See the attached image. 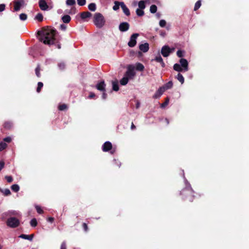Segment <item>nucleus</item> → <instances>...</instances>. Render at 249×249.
<instances>
[{
  "label": "nucleus",
  "instance_id": "21",
  "mask_svg": "<svg viewBox=\"0 0 249 249\" xmlns=\"http://www.w3.org/2000/svg\"><path fill=\"white\" fill-rule=\"evenodd\" d=\"M173 69L175 71H178V72H182V71H184V70L181 67V66L178 63H176L174 65Z\"/></svg>",
  "mask_w": 249,
  "mask_h": 249
},
{
  "label": "nucleus",
  "instance_id": "41",
  "mask_svg": "<svg viewBox=\"0 0 249 249\" xmlns=\"http://www.w3.org/2000/svg\"><path fill=\"white\" fill-rule=\"evenodd\" d=\"M67 106L66 104H63L59 106L58 109L59 110L62 111L67 109Z\"/></svg>",
  "mask_w": 249,
  "mask_h": 249
},
{
  "label": "nucleus",
  "instance_id": "27",
  "mask_svg": "<svg viewBox=\"0 0 249 249\" xmlns=\"http://www.w3.org/2000/svg\"><path fill=\"white\" fill-rule=\"evenodd\" d=\"M122 2H119L118 1H115L114 2L115 5L113 6V9L114 11H117L119 9L120 6L121 7Z\"/></svg>",
  "mask_w": 249,
  "mask_h": 249
},
{
  "label": "nucleus",
  "instance_id": "20",
  "mask_svg": "<svg viewBox=\"0 0 249 249\" xmlns=\"http://www.w3.org/2000/svg\"><path fill=\"white\" fill-rule=\"evenodd\" d=\"M13 126V123L10 121L5 122L3 124L4 127L8 130H10L12 128Z\"/></svg>",
  "mask_w": 249,
  "mask_h": 249
},
{
  "label": "nucleus",
  "instance_id": "8",
  "mask_svg": "<svg viewBox=\"0 0 249 249\" xmlns=\"http://www.w3.org/2000/svg\"><path fill=\"white\" fill-rule=\"evenodd\" d=\"M171 49L168 46H164L161 50V53L164 57H167L171 53Z\"/></svg>",
  "mask_w": 249,
  "mask_h": 249
},
{
  "label": "nucleus",
  "instance_id": "62",
  "mask_svg": "<svg viewBox=\"0 0 249 249\" xmlns=\"http://www.w3.org/2000/svg\"><path fill=\"white\" fill-rule=\"evenodd\" d=\"M2 249V247L0 245V249Z\"/></svg>",
  "mask_w": 249,
  "mask_h": 249
},
{
  "label": "nucleus",
  "instance_id": "1",
  "mask_svg": "<svg viewBox=\"0 0 249 249\" xmlns=\"http://www.w3.org/2000/svg\"><path fill=\"white\" fill-rule=\"evenodd\" d=\"M39 40L44 44L51 45H55L58 49L61 48L59 39L57 37V31L53 27L47 26L43 27L37 32Z\"/></svg>",
  "mask_w": 249,
  "mask_h": 249
},
{
  "label": "nucleus",
  "instance_id": "6",
  "mask_svg": "<svg viewBox=\"0 0 249 249\" xmlns=\"http://www.w3.org/2000/svg\"><path fill=\"white\" fill-rule=\"evenodd\" d=\"M112 144L109 141H107V142H105L102 145V150L104 152H108L109 150H111L110 153L111 154H113L115 151V150H112Z\"/></svg>",
  "mask_w": 249,
  "mask_h": 249
},
{
  "label": "nucleus",
  "instance_id": "3",
  "mask_svg": "<svg viewBox=\"0 0 249 249\" xmlns=\"http://www.w3.org/2000/svg\"><path fill=\"white\" fill-rule=\"evenodd\" d=\"M105 19L103 15L100 13H96L93 17V22L95 26L99 28L103 27L105 23Z\"/></svg>",
  "mask_w": 249,
  "mask_h": 249
},
{
  "label": "nucleus",
  "instance_id": "35",
  "mask_svg": "<svg viewBox=\"0 0 249 249\" xmlns=\"http://www.w3.org/2000/svg\"><path fill=\"white\" fill-rule=\"evenodd\" d=\"M157 11V7L156 5L153 4L150 7V11L151 13L154 14Z\"/></svg>",
  "mask_w": 249,
  "mask_h": 249
},
{
  "label": "nucleus",
  "instance_id": "59",
  "mask_svg": "<svg viewBox=\"0 0 249 249\" xmlns=\"http://www.w3.org/2000/svg\"><path fill=\"white\" fill-rule=\"evenodd\" d=\"M66 26L64 24H61L60 25V28L62 30H65L66 29Z\"/></svg>",
  "mask_w": 249,
  "mask_h": 249
},
{
  "label": "nucleus",
  "instance_id": "45",
  "mask_svg": "<svg viewBox=\"0 0 249 249\" xmlns=\"http://www.w3.org/2000/svg\"><path fill=\"white\" fill-rule=\"evenodd\" d=\"M169 99L168 97H167L165 99V102L161 104L160 105L161 107H165L169 103Z\"/></svg>",
  "mask_w": 249,
  "mask_h": 249
},
{
  "label": "nucleus",
  "instance_id": "36",
  "mask_svg": "<svg viewBox=\"0 0 249 249\" xmlns=\"http://www.w3.org/2000/svg\"><path fill=\"white\" fill-rule=\"evenodd\" d=\"M11 189L15 192H18L19 190V187L17 184H14L11 186Z\"/></svg>",
  "mask_w": 249,
  "mask_h": 249
},
{
  "label": "nucleus",
  "instance_id": "40",
  "mask_svg": "<svg viewBox=\"0 0 249 249\" xmlns=\"http://www.w3.org/2000/svg\"><path fill=\"white\" fill-rule=\"evenodd\" d=\"M0 191L2 192L3 193V194L6 196L11 195V192L10 190L8 189H5L4 190H2L0 189Z\"/></svg>",
  "mask_w": 249,
  "mask_h": 249
},
{
  "label": "nucleus",
  "instance_id": "31",
  "mask_svg": "<svg viewBox=\"0 0 249 249\" xmlns=\"http://www.w3.org/2000/svg\"><path fill=\"white\" fill-rule=\"evenodd\" d=\"M136 12V14L137 15V16H139V17H142V16H143L144 14V12L143 9H139V8L137 9Z\"/></svg>",
  "mask_w": 249,
  "mask_h": 249
},
{
  "label": "nucleus",
  "instance_id": "5",
  "mask_svg": "<svg viewBox=\"0 0 249 249\" xmlns=\"http://www.w3.org/2000/svg\"><path fill=\"white\" fill-rule=\"evenodd\" d=\"M135 68L132 65H129L127 67V70L125 72L124 75L127 76L128 78H132L136 74L135 72Z\"/></svg>",
  "mask_w": 249,
  "mask_h": 249
},
{
  "label": "nucleus",
  "instance_id": "22",
  "mask_svg": "<svg viewBox=\"0 0 249 249\" xmlns=\"http://www.w3.org/2000/svg\"><path fill=\"white\" fill-rule=\"evenodd\" d=\"M129 79V78H128L127 76L124 75V77L120 80V84L123 86L126 85L128 82Z\"/></svg>",
  "mask_w": 249,
  "mask_h": 249
},
{
  "label": "nucleus",
  "instance_id": "50",
  "mask_svg": "<svg viewBox=\"0 0 249 249\" xmlns=\"http://www.w3.org/2000/svg\"><path fill=\"white\" fill-rule=\"evenodd\" d=\"M60 249H67V245L65 241H63L60 246Z\"/></svg>",
  "mask_w": 249,
  "mask_h": 249
},
{
  "label": "nucleus",
  "instance_id": "17",
  "mask_svg": "<svg viewBox=\"0 0 249 249\" xmlns=\"http://www.w3.org/2000/svg\"><path fill=\"white\" fill-rule=\"evenodd\" d=\"M34 236V234H32L30 235H27L24 234H21L19 236V238L24 239H27L29 241H32L33 237Z\"/></svg>",
  "mask_w": 249,
  "mask_h": 249
},
{
  "label": "nucleus",
  "instance_id": "29",
  "mask_svg": "<svg viewBox=\"0 0 249 249\" xmlns=\"http://www.w3.org/2000/svg\"><path fill=\"white\" fill-rule=\"evenodd\" d=\"M88 8L91 11H95L96 9V6L95 3H91L88 5Z\"/></svg>",
  "mask_w": 249,
  "mask_h": 249
},
{
  "label": "nucleus",
  "instance_id": "52",
  "mask_svg": "<svg viewBox=\"0 0 249 249\" xmlns=\"http://www.w3.org/2000/svg\"><path fill=\"white\" fill-rule=\"evenodd\" d=\"M82 227L85 231H88V227L87 224L86 223H83L82 224Z\"/></svg>",
  "mask_w": 249,
  "mask_h": 249
},
{
  "label": "nucleus",
  "instance_id": "32",
  "mask_svg": "<svg viewBox=\"0 0 249 249\" xmlns=\"http://www.w3.org/2000/svg\"><path fill=\"white\" fill-rule=\"evenodd\" d=\"M35 19L37 20L39 22L43 21V17L41 13H38L35 17Z\"/></svg>",
  "mask_w": 249,
  "mask_h": 249
},
{
  "label": "nucleus",
  "instance_id": "9",
  "mask_svg": "<svg viewBox=\"0 0 249 249\" xmlns=\"http://www.w3.org/2000/svg\"><path fill=\"white\" fill-rule=\"evenodd\" d=\"M179 63L180 64V65L183 69L184 71H188V62L186 59L181 58L179 60Z\"/></svg>",
  "mask_w": 249,
  "mask_h": 249
},
{
  "label": "nucleus",
  "instance_id": "37",
  "mask_svg": "<svg viewBox=\"0 0 249 249\" xmlns=\"http://www.w3.org/2000/svg\"><path fill=\"white\" fill-rule=\"evenodd\" d=\"M43 86V84L41 82H39L37 83V87L36 89V91L39 93L40 92Z\"/></svg>",
  "mask_w": 249,
  "mask_h": 249
},
{
  "label": "nucleus",
  "instance_id": "18",
  "mask_svg": "<svg viewBox=\"0 0 249 249\" xmlns=\"http://www.w3.org/2000/svg\"><path fill=\"white\" fill-rule=\"evenodd\" d=\"M91 13L89 11L83 12L80 14V17L82 19H85L88 18H90L91 17Z\"/></svg>",
  "mask_w": 249,
  "mask_h": 249
},
{
  "label": "nucleus",
  "instance_id": "48",
  "mask_svg": "<svg viewBox=\"0 0 249 249\" xmlns=\"http://www.w3.org/2000/svg\"><path fill=\"white\" fill-rule=\"evenodd\" d=\"M166 24V21L163 19H161L160 21L159 24L161 27H164L165 26Z\"/></svg>",
  "mask_w": 249,
  "mask_h": 249
},
{
  "label": "nucleus",
  "instance_id": "7",
  "mask_svg": "<svg viewBox=\"0 0 249 249\" xmlns=\"http://www.w3.org/2000/svg\"><path fill=\"white\" fill-rule=\"evenodd\" d=\"M139 36V34L137 33H135L131 35L130 40L128 43V45L130 47H133L136 45L137 43L136 38Z\"/></svg>",
  "mask_w": 249,
  "mask_h": 249
},
{
  "label": "nucleus",
  "instance_id": "55",
  "mask_svg": "<svg viewBox=\"0 0 249 249\" xmlns=\"http://www.w3.org/2000/svg\"><path fill=\"white\" fill-rule=\"evenodd\" d=\"M5 5L4 4H0V12H2L5 10Z\"/></svg>",
  "mask_w": 249,
  "mask_h": 249
},
{
  "label": "nucleus",
  "instance_id": "54",
  "mask_svg": "<svg viewBox=\"0 0 249 249\" xmlns=\"http://www.w3.org/2000/svg\"><path fill=\"white\" fill-rule=\"evenodd\" d=\"M3 141L7 142H10L12 141V139L10 137H7L3 139Z\"/></svg>",
  "mask_w": 249,
  "mask_h": 249
},
{
  "label": "nucleus",
  "instance_id": "56",
  "mask_svg": "<svg viewBox=\"0 0 249 249\" xmlns=\"http://www.w3.org/2000/svg\"><path fill=\"white\" fill-rule=\"evenodd\" d=\"M95 96V94L94 93L90 92L89 96V98L91 99V98L94 97Z\"/></svg>",
  "mask_w": 249,
  "mask_h": 249
},
{
  "label": "nucleus",
  "instance_id": "47",
  "mask_svg": "<svg viewBox=\"0 0 249 249\" xmlns=\"http://www.w3.org/2000/svg\"><path fill=\"white\" fill-rule=\"evenodd\" d=\"M36 210L37 212L38 213L41 214V213H43V210L41 209V208L40 206H36Z\"/></svg>",
  "mask_w": 249,
  "mask_h": 249
},
{
  "label": "nucleus",
  "instance_id": "43",
  "mask_svg": "<svg viewBox=\"0 0 249 249\" xmlns=\"http://www.w3.org/2000/svg\"><path fill=\"white\" fill-rule=\"evenodd\" d=\"M65 64L63 62H60L58 64V67H59V69L61 70H63L65 68Z\"/></svg>",
  "mask_w": 249,
  "mask_h": 249
},
{
  "label": "nucleus",
  "instance_id": "60",
  "mask_svg": "<svg viewBox=\"0 0 249 249\" xmlns=\"http://www.w3.org/2000/svg\"><path fill=\"white\" fill-rule=\"evenodd\" d=\"M135 128H136V126H135V125H134V124H133V123H131V129L132 130H133V129H135Z\"/></svg>",
  "mask_w": 249,
  "mask_h": 249
},
{
  "label": "nucleus",
  "instance_id": "28",
  "mask_svg": "<svg viewBox=\"0 0 249 249\" xmlns=\"http://www.w3.org/2000/svg\"><path fill=\"white\" fill-rule=\"evenodd\" d=\"M176 78L181 83V84L184 83V78L181 73H178Z\"/></svg>",
  "mask_w": 249,
  "mask_h": 249
},
{
  "label": "nucleus",
  "instance_id": "24",
  "mask_svg": "<svg viewBox=\"0 0 249 249\" xmlns=\"http://www.w3.org/2000/svg\"><path fill=\"white\" fill-rule=\"evenodd\" d=\"M112 84L113 90L116 91H118L119 89V87L118 81H112Z\"/></svg>",
  "mask_w": 249,
  "mask_h": 249
},
{
  "label": "nucleus",
  "instance_id": "12",
  "mask_svg": "<svg viewBox=\"0 0 249 249\" xmlns=\"http://www.w3.org/2000/svg\"><path fill=\"white\" fill-rule=\"evenodd\" d=\"M39 7L43 11L47 10L49 6L45 0H39L38 2Z\"/></svg>",
  "mask_w": 249,
  "mask_h": 249
},
{
  "label": "nucleus",
  "instance_id": "19",
  "mask_svg": "<svg viewBox=\"0 0 249 249\" xmlns=\"http://www.w3.org/2000/svg\"><path fill=\"white\" fill-rule=\"evenodd\" d=\"M154 60H155L157 62L160 63L161 64V66L162 68H164L165 67V64L164 62H163L162 57H161V56L160 54H159L158 56H157L155 57Z\"/></svg>",
  "mask_w": 249,
  "mask_h": 249
},
{
  "label": "nucleus",
  "instance_id": "2",
  "mask_svg": "<svg viewBox=\"0 0 249 249\" xmlns=\"http://www.w3.org/2000/svg\"><path fill=\"white\" fill-rule=\"evenodd\" d=\"M180 195L183 200L189 202H192L195 198L194 192L190 187L183 189L180 191Z\"/></svg>",
  "mask_w": 249,
  "mask_h": 249
},
{
  "label": "nucleus",
  "instance_id": "44",
  "mask_svg": "<svg viewBox=\"0 0 249 249\" xmlns=\"http://www.w3.org/2000/svg\"><path fill=\"white\" fill-rule=\"evenodd\" d=\"M27 18V16L26 14L22 13L20 14L19 18L21 20H25Z\"/></svg>",
  "mask_w": 249,
  "mask_h": 249
},
{
  "label": "nucleus",
  "instance_id": "26",
  "mask_svg": "<svg viewBox=\"0 0 249 249\" xmlns=\"http://www.w3.org/2000/svg\"><path fill=\"white\" fill-rule=\"evenodd\" d=\"M144 66L142 63H138L136 64V69L137 71H142L144 70Z\"/></svg>",
  "mask_w": 249,
  "mask_h": 249
},
{
  "label": "nucleus",
  "instance_id": "30",
  "mask_svg": "<svg viewBox=\"0 0 249 249\" xmlns=\"http://www.w3.org/2000/svg\"><path fill=\"white\" fill-rule=\"evenodd\" d=\"M40 67L39 65H38L35 69V72H36V76L39 78L41 77V74H40Z\"/></svg>",
  "mask_w": 249,
  "mask_h": 249
},
{
  "label": "nucleus",
  "instance_id": "10",
  "mask_svg": "<svg viewBox=\"0 0 249 249\" xmlns=\"http://www.w3.org/2000/svg\"><path fill=\"white\" fill-rule=\"evenodd\" d=\"M129 28V24L126 22H123L120 24L119 29L121 32H126Z\"/></svg>",
  "mask_w": 249,
  "mask_h": 249
},
{
  "label": "nucleus",
  "instance_id": "57",
  "mask_svg": "<svg viewBox=\"0 0 249 249\" xmlns=\"http://www.w3.org/2000/svg\"><path fill=\"white\" fill-rule=\"evenodd\" d=\"M103 93L102 94V98L103 99H106L107 97V94L105 92V91H103Z\"/></svg>",
  "mask_w": 249,
  "mask_h": 249
},
{
  "label": "nucleus",
  "instance_id": "23",
  "mask_svg": "<svg viewBox=\"0 0 249 249\" xmlns=\"http://www.w3.org/2000/svg\"><path fill=\"white\" fill-rule=\"evenodd\" d=\"M71 18L69 15H66L62 17V20L65 23H68L71 21Z\"/></svg>",
  "mask_w": 249,
  "mask_h": 249
},
{
  "label": "nucleus",
  "instance_id": "49",
  "mask_svg": "<svg viewBox=\"0 0 249 249\" xmlns=\"http://www.w3.org/2000/svg\"><path fill=\"white\" fill-rule=\"evenodd\" d=\"M86 2V0H77L78 4L80 6H83L85 5Z\"/></svg>",
  "mask_w": 249,
  "mask_h": 249
},
{
  "label": "nucleus",
  "instance_id": "34",
  "mask_svg": "<svg viewBox=\"0 0 249 249\" xmlns=\"http://www.w3.org/2000/svg\"><path fill=\"white\" fill-rule=\"evenodd\" d=\"M201 5V1L200 0H199L196 1V2L195 3V7H194V11L197 10L200 7Z\"/></svg>",
  "mask_w": 249,
  "mask_h": 249
},
{
  "label": "nucleus",
  "instance_id": "39",
  "mask_svg": "<svg viewBox=\"0 0 249 249\" xmlns=\"http://www.w3.org/2000/svg\"><path fill=\"white\" fill-rule=\"evenodd\" d=\"M7 146V144L4 142H0V151H2L5 149Z\"/></svg>",
  "mask_w": 249,
  "mask_h": 249
},
{
  "label": "nucleus",
  "instance_id": "46",
  "mask_svg": "<svg viewBox=\"0 0 249 249\" xmlns=\"http://www.w3.org/2000/svg\"><path fill=\"white\" fill-rule=\"evenodd\" d=\"M184 54V51H182L181 50H178L177 52V55L178 57H182L183 56Z\"/></svg>",
  "mask_w": 249,
  "mask_h": 249
},
{
  "label": "nucleus",
  "instance_id": "61",
  "mask_svg": "<svg viewBox=\"0 0 249 249\" xmlns=\"http://www.w3.org/2000/svg\"><path fill=\"white\" fill-rule=\"evenodd\" d=\"M165 121L167 123V124H169V120L167 118L165 119Z\"/></svg>",
  "mask_w": 249,
  "mask_h": 249
},
{
  "label": "nucleus",
  "instance_id": "42",
  "mask_svg": "<svg viewBox=\"0 0 249 249\" xmlns=\"http://www.w3.org/2000/svg\"><path fill=\"white\" fill-rule=\"evenodd\" d=\"M66 4L67 5L72 6L75 4V0H67Z\"/></svg>",
  "mask_w": 249,
  "mask_h": 249
},
{
  "label": "nucleus",
  "instance_id": "53",
  "mask_svg": "<svg viewBox=\"0 0 249 249\" xmlns=\"http://www.w3.org/2000/svg\"><path fill=\"white\" fill-rule=\"evenodd\" d=\"M4 165H5L4 162L2 160H0V172L4 168Z\"/></svg>",
  "mask_w": 249,
  "mask_h": 249
},
{
  "label": "nucleus",
  "instance_id": "13",
  "mask_svg": "<svg viewBox=\"0 0 249 249\" xmlns=\"http://www.w3.org/2000/svg\"><path fill=\"white\" fill-rule=\"evenodd\" d=\"M165 91L164 89L161 87L155 92L153 95V98L156 99L159 98Z\"/></svg>",
  "mask_w": 249,
  "mask_h": 249
},
{
  "label": "nucleus",
  "instance_id": "15",
  "mask_svg": "<svg viewBox=\"0 0 249 249\" xmlns=\"http://www.w3.org/2000/svg\"><path fill=\"white\" fill-rule=\"evenodd\" d=\"M149 49V44L148 43H145L139 45V49L143 53L147 52Z\"/></svg>",
  "mask_w": 249,
  "mask_h": 249
},
{
  "label": "nucleus",
  "instance_id": "25",
  "mask_svg": "<svg viewBox=\"0 0 249 249\" xmlns=\"http://www.w3.org/2000/svg\"><path fill=\"white\" fill-rule=\"evenodd\" d=\"M173 85L172 81H169L168 83H167L166 84H165L163 87L164 89V90L165 91L166 89H170L172 88Z\"/></svg>",
  "mask_w": 249,
  "mask_h": 249
},
{
  "label": "nucleus",
  "instance_id": "58",
  "mask_svg": "<svg viewBox=\"0 0 249 249\" xmlns=\"http://www.w3.org/2000/svg\"><path fill=\"white\" fill-rule=\"evenodd\" d=\"M47 221L51 223H53L54 221V218L52 217H50L48 218Z\"/></svg>",
  "mask_w": 249,
  "mask_h": 249
},
{
  "label": "nucleus",
  "instance_id": "33",
  "mask_svg": "<svg viewBox=\"0 0 249 249\" xmlns=\"http://www.w3.org/2000/svg\"><path fill=\"white\" fill-rule=\"evenodd\" d=\"M139 9H144L145 8V1L143 0H140L138 3Z\"/></svg>",
  "mask_w": 249,
  "mask_h": 249
},
{
  "label": "nucleus",
  "instance_id": "51",
  "mask_svg": "<svg viewBox=\"0 0 249 249\" xmlns=\"http://www.w3.org/2000/svg\"><path fill=\"white\" fill-rule=\"evenodd\" d=\"M5 178L7 181L9 183L13 181V178L11 176H5Z\"/></svg>",
  "mask_w": 249,
  "mask_h": 249
},
{
  "label": "nucleus",
  "instance_id": "14",
  "mask_svg": "<svg viewBox=\"0 0 249 249\" xmlns=\"http://www.w3.org/2000/svg\"><path fill=\"white\" fill-rule=\"evenodd\" d=\"M105 87L106 84L105 83L104 81H101L100 82L98 83L96 86V89L101 91H105Z\"/></svg>",
  "mask_w": 249,
  "mask_h": 249
},
{
  "label": "nucleus",
  "instance_id": "16",
  "mask_svg": "<svg viewBox=\"0 0 249 249\" xmlns=\"http://www.w3.org/2000/svg\"><path fill=\"white\" fill-rule=\"evenodd\" d=\"M121 8L123 11V12L126 16H129L130 15V12L129 9L126 7L124 2H122Z\"/></svg>",
  "mask_w": 249,
  "mask_h": 249
},
{
  "label": "nucleus",
  "instance_id": "11",
  "mask_svg": "<svg viewBox=\"0 0 249 249\" xmlns=\"http://www.w3.org/2000/svg\"><path fill=\"white\" fill-rule=\"evenodd\" d=\"M24 3V0H18V1H14V11H18L20 10L21 7Z\"/></svg>",
  "mask_w": 249,
  "mask_h": 249
},
{
  "label": "nucleus",
  "instance_id": "4",
  "mask_svg": "<svg viewBox=\"0 0 249 249\" xmlns=\"http://www.w3.org/2000/svg\"><path fill=\"white\" fill-rule=\"evenodd\" d=\"M6 223L8 226L15 228L19 226L20 222L19 220L17 218L11 217L8 218Z\"/></svg>",
  "mask_w": 249,
  "mask_h": 249
},
{
  "label": "nucleus",
  "instance_id": "38",
  "mask_svg": "<svg viewBox=\"0 0 249 249\" xmlns=\"http://www.w3.org/2000/svg\"><path fill=\"white\" fill-rule=\"evenodd\" d=\"M37 222L36 219L34 218H33L30 221V225L33 227H35L37 226Z\"/></svg>",
  "mask_w": 249,
  "mask_h": 249
}]
</instances>
